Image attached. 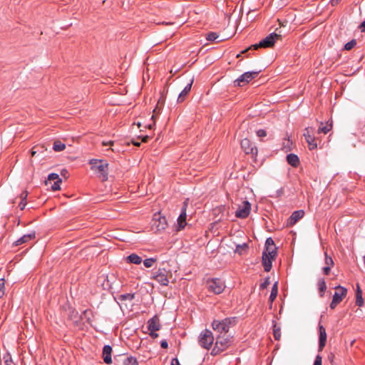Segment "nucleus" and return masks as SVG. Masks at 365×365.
<instances>
[{
    "label": "nucleus",
    "instance_id": "f257e3e1",
    "mask_svg": "<svg viewBox=\"0 0 365 365\" xmlns=\"http://www.w3.org/2000/svg\"><path fill=\"white\" fill-rule=\"evenodd\" d=\"M236 323V317H227L221 321L214 320L212 327L213 330L217 333V335H226L230 328L235 326Z\"/></svg>",
    "mask_w": 365,
    "mask_h": 365
},
{
    "label": "nucleus",
    "instance_id": "f03ea898",
    "mask_svg": "<svg viewBox=\"0 0 365 365\" xmlns=\"http://www.w3.org/2000/svg\"><path fill=\"white\" fill-rule=\"evenodd\" d=\"M232 343L231 337L230 335H217L216 341L211 351L212 356H216L221 352L225 351Z\"/></svg>",
    "mask_w": 365,
    "mask_h": 365
},
{
    "label": "nucleus",
    "instance_id": "7ed1b4c3",
    "mask_svg": "<svg viewBox=\"0 0 365 365\" xmlns=\"http://www.w3.org/2000/svg\"><path fill=\"white\" fill-rule=\"evenodd\" d=\"M279 38H280V35H279L276 33H272L269 35H268L267 37H265L264 39L260 41L259 43L252 45L248 48L243 50L241 52V53H246L250 49L257 50L259 48H272L274 46L276 40Z\"/></svg>",
    "mask_w": 365,
    "mask_h": 365
},
{
    "label": "nucleus",
    "instance_id": "20e7f679",
    "mask_svg": "<svg viewBox=\"0 0 365 365\" xmlns=\"http://www.w3.org/2000/svg\"><path fill=\"white\" fill-rule=\"evenodd\" d=\"M91 169L99 174L103 181L108 179V164L103 160L91 159L90 160Z\"/></svg>",
    "mask_w": 365,
    "mask_h": 365
},
{
    "label": "nucleus",
    "instance_id": "39448f33",
    "mask_svg": "<svg viewBox=\"0 0 365 365\" xmlns=\"http://www.w3.org/2000/svg\"><path fill=\"white\" fill-rule=\"evenodd\" d=\"M168 227L167 220L160 212L155 213L151 222V230L154 232H161Z\"/></svg>",
    "mask_w": 365,
    "mask_h": 365
},
{
    "label": "nucleus",
    "instance_id": "423d86ee",
    "mask_svg": "<svg viewBox=\"0 0 365 365\" xmlns=\"http://www.w3.org/2000/svg\"><path fill=\"white\" fill-rule=\"evenodd\" d=\"M215 337L212 332L209 329H205L198 336V343L200 346L209 350L213 344Z\"/></svg>",
    "mask_w": 365,
    "mask_h": 365
},
{
    "label": "nucleus",
    "instance_id": "0eeeda50",
    "mask_svg": "<svg viewBox=\"0 0 365 365\" xmlns=\"http://www.w3.org/2000/svg\"><path fill=\"white\" fill-rule=\"evenodd\" d=\"M207 286L208 291L215 294H221L225 288V282L219 278L207 280Z\"/></svg>",
    "mask_w": 365,
    "mask_h": 365
},
{
    "label": "nucleus",
    "instance_id": "6e6552de",
    "mask_svg": "<svg viewBox=\"0 0 365 365\" xmlns=\"http://www.w3.org/2000/svg\"><path fill=\"white\" fill-rule=\"evenodd\" d=\"M261 71H247L242 74L234 81L235 86L242 87L250 82L252 79L257 77Z\"/></svg>",
    "mask_w": 365,
    "mask_h": 365
},
{
    "label": "nucleus",
    "instance_id": "1a4fd4ad",
    "mask_svg": "<svg viewBox=\"0 0 365 365\" xmlns=\"http://www.w3.org/2000/svg\"><path fill=\"white\" fill-rule=\"evenodd\" d=\"M168 273L165 268H159L156 272L153 273V278L155 279L160 285L167 286L169 283L168 278Z\"/></svg>",
    "mask_w": 365,
    "mask_h": 365
},
{
    "label": "nucleus",
    "instance_id": "9d476101",
    "mask_svg": "<svg viewBox=\"0 0 365 365\" xmlns=\"http://www.w3.org/2000/svg\"><path fill=\"white\" fill-rule=\"evenodd\" d=\"M314 129L312 127H308L305 128L303 134L306 142L309 145V150H314L317 147V144L314 136Z\"/></svg>",
    "mask_w": 365,
    "mask_h": 365
},
{
    "label": "nucleus",
    "instance_id": "9b49d317",
    "mask_svg": "<svg viewBox=\"0 0 365 365\" xmlns=\"http://www.w3.org/2000/svg\"><path fill=\"white\" fill-rule=\"evenodd\" d=\"M251 210V204L247 201L245 200L242 202V205H240L238 209L235 212V216L238 218L245 219L250 215Z\"/></svg>",
    "mask_w": 365,
    "mask_h": 365
},
{
    "label": "nucleus",
    "instance_id": "f8f14e48",
    "mask_svg": "<svg viewBox=\"0 0 365 365\" xmlns=\"http://www.w3.org/2000/svg\"><path fill=\"white\" fill-rule=\"evenodd\" d=\"M114 360L117 365H138L137 359L133 356L122 355L115 356Z\"/></svg>",
    "mask_w": 365,
    "mask_h": 365
},
{
    "label": "nucleus",
    "instance_id": "ddd939ff",
    "mask_svg": "<svg viewBox=\"0 0 365 365\" xmlns=\"http://www.w3.org/2000/svg\"><path fill=\"white\" fill-rule=\"evenodd\" d=\"M187 203L186 202H184L183 205L181 208V212L180 216L178 218V230H181L183 228H185V225H187L186 222V217H187Z\"/></svg>",
    "mask_w": 365,
    "mask_h": 365
},
{
    "label": "nucleus",
    "instance_id": "4468645a",
    "mask_svg": "<svg viewBox=\"0 0 365 365\" xmlns=\"http://www.w3.org/2000/svg\"><path fill=\"white\" fill-rule=\"evenodd\" d=\"M241 148L246 154L257 155V149L252 146V143L247 138L241 140Z\"/></svg>",
    "mask_w": 365,
    "mask_h": 365
},
{
    "label": "nucleus",
    "instance_id": "2eb2a0df",
    "mask_svg": "<svg viewBox=\"0 0 365 365\" xmlns=\"http://www.w3.org/2000/svg\"><path fill=\"white\" fill-rule=\"evenodd\" d=\"M304 215V211L303 210H296L291 216L288 218L287 222V227H292Z\"/></svg>",
    "mask_w": 365,
    "mask_h": 365
},
{
    "label": "nucleus",
    "instance_id": "dca6fc26",
    "mask_svg": "<svg viewBox=\"0 0 365 365\" xmlns=\"http://www.w3.org/2000/svg\"><path fill=\"white\" fill-rule=\"evenodd\" d=\"M327 342V332L323 325L319 324V351H322Z\"/></svg>",
    "mask_w": 365,
    "mask_h": 365
},
{
    "label": "nucleus",
    "instance_id": "f3484780",
    "mask_svg": "<svg viewBox=\"0 0 365 365\" xmlns=\"http://www.w3.org/2000/svg\"><path fill=\"white\" fill-rule=\"evenodd\" d=\"M276 256L269 255L266 252H262V261L264 270L267 272H269L272 267V260L274 259Z\"/></svg>",
    "mask_w": 365,
    "mask_h": 365
},
{
    "label": "nucleus",
    "instance_id": "a211bd4d",
    "mask_svg": "<svg viewBox=\"0 0 365 365\" xmlns=\"http://www.w3.org/2000/svg\"><path fill=\"white\" fill-rule=\"evenodd\" d=\"M161 328V324L160 323V319L157 315L153 317L148 321V329L150 331H156L160 330Z\"/></svg>",
    "mask_w": 365,
    "mask_h": 365
},
{
    "label": "nucleus",
    "instance_id": "6ab92c4d",
    "mask_svg": "<svg viewBox=\"0 0 365 365\" xmlns=\"http://www.w3.org/2000/svg\"><path fill=\"white\" fill-rule=\"evenodd\" d=\"M337 289L333 295V299L337 302L339 304L343 300L347 294V289L341 286H337L335 287Z\"/></svg>",
    "mask_w": 365,
    "mask_h": 365
},
{
    "label": "nucleus",
    "instance_id": "aec40b11",
    "mask_svg": "<svg viewBox=\"0 0 365 365\" xmlns=\"http://www.w3.org/2000/svg\"><path fill=\"white\" fill-rule=\"evenodd\" d=\"M36 237V232H31L29 234L24 235L20 238H19L16 241L14 242V246H19L24 243H27L29 241L34 240Z\"/></svg>",
    "mask_w": 365,
    "mask_h": 365
},
{
    "label": "nucleus",
    "instance_id": "412c9836",
    "mask_svg": "<svg viewBox=\"0 0 365 365\" xmlns=\"http://www.w3.org/2000/svg\"><path fill=\"white\" fill-rule=\"evenodd\" d=\"M111 353L112 347L110 345H105L103 349V358L106 364L112 363Z\"/></svg>",
    "mask_w": 365,
    "mask_h": 365
},
{
    "label": "nucleus",
    "instance_id": "4be33fe9",
    "mask_svg": "<svg viewBox=\"0 0 365 365\" xmlns=\"http://www.w3.org/2000/svg\"><path fill=\"white\" fill-rule=\"evenodd\" d=\"M192 83H193V78H192L190 80V82L189 83H187V85L180 92V93L179 94L178 98V102L180 103L185 100L187 95L190 92Z\"/></svg>",
    "mask_w": 365,
    "mask_h": 365
},
{
    "label": "nucleus",
    "instance_id": "5701e85b",
    "mask_svg": "<svg viewBox=\"0 0 365 365\" xmlns=\"http://www.w3.org/2000/svg\"><path fill=\"white\" fill-rule=\"evenodd\" d=\"M287 161L288 164L294 168H297L299 164V159L295 154L290 153L287 155Z\"/></svg>",
    "mask_w": 365,
    "mask_h": 365
},
{
    "label": "nucleus",
    "instance_id": "b1692460",
    "mask_svg": "<svg viewBox=\"0 0 365 365\" xmlns=\"http://www.w3.org/2000/svg\"><path fill=\"white\" fill-rule=\"evenodd\" d=\"M126 261L128 263L140 264L142 262V258L138 255L133 253L126 257Z\"/></svg>",
    "mask_w": 365,
    "mask_h": 365
},
{
    "label": "nucleus",
    "instance_id": "393cba45",
    "mask_svg": "<svg viewBox=\"0 0 365 365\" xmlns=\"http://www.w3.org/2000/svg\"><path fill=\"white\" fill-rule=\"evenodd\" d=\"M356 304L358 307H362L364 304V299L362 297V292L359 284H357V289L356 292Z\"/></svg>",
    "mask_w": 365,
    "mask_h": 365
},
{
    "label": "nucleus",
    "instance_id": "a878e982",
    "mask_svg": "<svg viewBox=\"0 0 365 365\" xmlns=\"http://www.w3.org/2000/svg\"><path fill=\"white\" fill-rule=\"evenodd\" d=\"M273 323V335L275 340H279L281 337L280 327L277 326L275 321H272Z\"/></svg>",
    "mask_w": 365,
    "mask_h": 365
},
{
    "label": "nucleus",
    "instance_id": "bb28decb",
    "mask_svg": "<svg viewBox=\"0 0 365 365\" xmlns=\"http://www.w3.org/2000/svg\"><path fill=\"white\" fill-rule=\"evenodd\" d=\"M278 293V287H277V282H276L272 288L271 294L269 295V300L270 302H274V300L276 299Z\"/></svg>",
    "mask_w": 365,
    "mask_h": 365
},
{
    "label": "nucleus",
    "instance_id": "cd10ccee",
    "mask_svg": "<svg viewBox=\"0 0 365 365\" xmlns=\"http://www.w3.org/2000/svg\"><path fill=\"white\" fill-rule=\"evenodd\" d=\"M331 123H327V124L324 125L323 123H322L321 125L318 128V133H323L324 134H327L331 129Z\"/></svg>",
    "mask_w": 365,
    "mask_h": 365
},
{
    "label": "nucleus",
    "instance_id": "c85d7f7f",
    "mask_svg": "<svg viewBox=\"0 0 365 365\" xmlns=\"http://www.w3.org/2000/svg\"><path fill=\"white\" fill-rule=\"evenodd\" d=\"M318 288L319 291L320 297H324V292L327 289V284L324 279H322L318 282Z\"/></svg>",
    "mask_w": 365,
    "mask_h": 365
},
{
    "label": "nucleus",
    "instance_id": "c756f323",
    "mask_svg": "<svg viewBox=\"0 0 365 365\" xmlns=\"http://www.w3.org/2000/svg\"><path fill=\"white\" fill-rule=\"evenodd\" d=\"M66 148V145L60 140H56L53 143V149L56 152H60Z\"/></svg>",
    "mask_w": 365,
    "mask_h": 365
},
{
    "label": "nucleus",
    "instance_id": "7c9ffc66",
    "mask_svg": "<svg viewBox=\"0 0 365 365\" xmlns=\"http://www.w3.org/2000/svg\"><path fill=\"white\" fill-rule=\"evenodd\" d=\"M28 196V192L24 191L21 194L20 197L21 198V201L19 204V207L21 210H23L25 208L26 205V202H24Z\"/></svg>",
    "mask_w": 365,
    "mask_h": 365
},
{
    "label": "nucleus",
    "instance_id": "2f4dec72",
    "mask_svg": "<svg viewBox=\"0 0 365 365\" xmlns=\"http://www.w3.org/2000/svg\"><path fill=\"white\" fill-rule=\"evenodd\" d=\"M3 365H16L9 354H6L4 356Z\"/></svg>",
    "mask_w": 365,
    "mask_h": 365
},
{
    "label": "nucleus",
    "instance_id": "473e14b6",
    "mask_svg": "<svg viewBox=\"0 0 365 365\" xmlns=\"http://www.w3.org/2000/svg\"><path fill=\"white\" fill-rule=\"evenodd\" d=\"M276 249L275 246H265V249L263 252H266V254L269 255L277 256Z\"/></svg>",
    "mask_w": 365,
    "mask_h": 365
},
{
    "label": "nucleus",
    "instance_id": "72a5a7b5",
    "mask_svg": "<svg viewBox=\"0 0 365 365\" xmlns=\"http://www.w3.org/2000/svg\"><path fill=\"white\" fill-rule=\"evenodd\" d=\"M134 298H135V294H130V293L123 294H120L119 296V299L120 301H126V300L132 301Z\"/></svg>",
    "mask_w": 365,
    "mask_h": 365
},
{
    "label": "nucleus",
    "instance_id": "f704fd0d",
    "mask_svg": "<svg viewBox=\"0 0 365 365\" xmlns=\"http://www.w3.org/2000/svg\"><path fill=\"white\" fill-rule=\"evenodd\" d=\"M156 261V259L155 258H148V259H145L144 261H143V264L145 265V267H151L154 262Z\"/></svg>",
    "mask_w": 365,
    "mask_h": 365
},
{
    "label": "nucleus",
    "instance_id": "c9c22d12",
    "mask_svg": "<svg viewBox=\"0 0 365 365\" xmlns=\"http://www.w3.org/2000/svg\"><path fill=\"white\" fill-rule=\"evenodd\" d=\"M356 44V41L355 39H352L344 45V49L346 51H350L352 49Z\"/></svg>",
    "mask_w": 365,
    "mask_h": 365
},
{
    "label": "nucleus",
    "instance_id": "e433bc0d",
    "mask_svg": "<svg viewBox=\"0 0 365 365\" xmlns=\"http://www.w3.org/2000/svg\"><path fill=\"white\" fill-rule=\"evenodd\" d=\"M218 38V35L215 33V32H210L207 34V41H215L216 40L217 38Z\"/></svg>",
    "mask_w": 365,
    "mask_h": 365
},
{
    "label": "nucleus",
    "instance_id": "4c0bfd02",
    "mask_svg": "<svg viewBox=\"0 0 365 365\" xmlns=\"http://www.w3.org/2000/svg\"><path fill=\"white\" fill-rule=\"evenodd\" d=\"M325 264L327 266H329L330 267L334 265V261L332 258L328 256L327 252H325Z\"/></svg>",
    "mask_w": 365,
    "mask_h": 365
},
{
    "label": "nucleus",
    "instance_id": "58836bf2",
    "mask_svg": "<svg viewBox=\"0 0 365 365\" xmlns=\"http://www.w3.org/2000/svg\"><path fill=\"white\" fill-rule=\"evenodd\" d=\"M4 282L5 280L4 278L0 279V298L4 294Z\"/></svg>",
    "mask_w": 365,
    "mask_h": 365
},
{
    "label": "nucleus",
    "instance_id": "ea45409f",
    "mask_svg": "<svg viewBox=\"0 0 365 365\" xmlns=\"http://www.w3.org/2000/svg\"><path fill=\"white\" fill-rule=\"evenodd\" d=\"M61 179H58V180H56L51 186L52 190L54 191L60 190V184L61 183Z\"/></svg>",
    "mask_w": 365,
    "mask_h": 365
},
{
    "label": "nucleus",
    "instance_id": "a19ab883",
    "mask_svg": "<svg viewBox=\"0 0 365 365\" xmlns=\"http://www.w3.org/2000/svg\"><path fill=\"white\" fill-rule=\"evenodd\" d=\"M270 284L269 278L267 277L264 281L260 284V289H266Z\"/></svg>",
    "mask_w": 365,
    "mask_h": 365
},
{
    "label": "nucleus",
    "instance_id": "79ce46f5",
    "mask_svg": "<svg viewBox=\"0 0 365 365\" xmlns=\"http://www.w3.org/2000/svg\"><path fill=\"white\" fill-rule=\"evenodd\" d=\"M58 179H61V178H59L58 175L56 173H51L48 176V180H50V181L55 180H58Z\"/></svg>",
    "mask_w": 365,
    "mask_h": 365
},
{
    "label": "nucleus",
    "instance_id": "37998d69",
    "mask_svg": "<svg viewBox=\"0 0 365 365\" xmlns=\"http://www.w3.org/2000/svg\"><path fill=\"white\" fill-rule=\"evenodd\" d=\"M257 135L259 137V138H263V137H265L267 135V132L265 130H263V129H259L257 131Z\"/></svg>",
    "mask_w": 365,
    "mask_h": 365
},
{
    "label": "nucleus",
    "instance_id": "c03bdc74",
    "mask_svg": "<svg viewBox=\"0 0 365 365\" xmlns=\"http://www.w3.org/2000/svg\"><path fill=\"white\" fill-rule=\"evenodd\" d=\"M155 117L154 115H153L152 117H151V120H153V123L147 125L145 126V128H149L150 130L153 129L154 128L155 125Z\"/></svg>",
    "mask_w": 365,
    "mask_h": 365
},
{
    "label": "nucleus",
    "instance_id": "a18cd8bd",
    "mask_svg": "<svg viewBox=\"0 0 365 365\" xmlns=\"http://www.w3.org/2000/svg\"><path fill=\"white\" fill-rule=\"evenodd\" d=\"M322 358L320 355H317L315 358L313 365H322Z\"/></svg>",
    "mask_w": 365,
    "mask_h": 365
},
{
    "label": "nucleus",
    "instance_id": "49530a36",
    "mask_svg": "<svg viewBox=\"0 0 365 365\" xmlns=\"http://www.w3.org/2000/svg\"><path fill=\"white\" fill-rule=\"evenodd\" d=\"M265 246H275L274 240L271 237H268L265 242Z\"/></svg>",
    "mask_w": 365,
    "mask_h": 365
},
{
    "label": "nucleus",
    "instance_id": "de8ad7c7",
    "mask_svg": "<svg viewBox=\"0 0 365 365\" xmlns=\"http://www.w3.org/2000/svg\"><path fill=\"white\" fill-rule=\"evenodd\" d=\"M247 248V245L245 243H244L242 245H237L236 251L238 252L240 254H242L241 250H246Z\"/></svg>",
    "mask_w": 365,
    "mask_h": 365
},
{
    "label": "nucleus",
    "instance_id": "09e8293b",
    "mask_svg": "<svg viewBox=\"0 0 365 365\" xmlns=\"http://www.w3.org/2000/svg\"><path fill=\"white\" fill-rule=\"evenodd\" d=\"M331 267L329 266H326L323 268V272L326 275H329L330 273Z\"/></svg>",
    "mask_w": 365,
    "mask_h": 365
},
{
    "label": "nucleus",
    "instance_id": "8fccbe9b",
    "mask_svg": "<svg viewBox=\"0 0 365 365\" xmlns=\"http://www.w3.org/2000/svg\"><path fill=\"white\" fill-rule=\"evenodd\" d=\"M160 346L163 349H167L168 347V342H167V341L165 339H163V341H161Z\"/></svg>",
    "mask_w": 365,
    "mask_h": 365
},
{
    "label": "nucleus",
    "instance_id": "3c124183",
    "mask_svg": "<svg viewBox=\"0 0 365 365\" xmlns=\"http://www.w3.org/2000/svg\"><path fill=\"white\" fill-rule=\"evenodd\" d=\"M113 144H114V141H113V140H109V141H107V142L106 141H103L102 142V145L103 146H107V145L113 146Z\"/></svg>",
    "mask_w": 365,
    "mask_h": 365
},
{
    "label": "nucleus",
    "instance_id": "603ef678",
    "mask_svg": "<svg viewBox=\"0 0 365 365\" xmlns=\"http://www.w3.org/2000/svg\"><path fill=\"white\" fill-rule=\"evenodd\" d=\"M338 304H339V303L332 299V301H331V304H330V308H331V309H335V308H336V307Z\"/></svg>",
    "mask_w": 365,
    "mask_h": 365
},
{
    "label": "nucleus",
    "instance_id": "864d4df0",
    "mask_svg": "<svg viewBox=\"0 0 365 365\" xmlns=\"http://www.w3.org/2000/svg\"><path fill=\"white\" fill-rule=\"evenodd\" d=\"M170 365H180V362L177 358H173L171 360Z\"/></svg>",
    "mask_w": 365,
    "mask_h": 365
},
{
    "label": "nucleus",
    "instance_id": "5fc2aeb1",
    "mask_svg": "<svg viewBox=\"0 0 365 365\" xmlns=\"http://www.w3.org/2000/svg\"><path fill=\"white\" fill-rule=\"evenodd\" d=\"M361 32H365V20L359 26Z\"/></svg>",
    "mask_w": 365,
    "mask_h": 365
},
{
    "label": "nucleus",
    "instance_id": "6e6d98bb",
    "mask_svg": "<svg viewBox=\"0 0 365 365\" xmlns=\"http://www.w3.org/2000/svg\"><path fill=\"white\" fill-rule=\"evenodd\" d=\"M149 335L153 338L155 339L158 337V334H157L155 331H150Z\"/></svg>",
    "mask_w": 365,
    "mask_h": 365
},
{
    "label": "nucleus",
    "instance_id": "4d7b16f0",
    "mask_svg": "<svg viewBox=\"0 0 365 365\" xmlns=\"http://www.w3.org/2000/svg\"><path fill=\"white\" fill-rule=\"evenodd\" d=\"M131 143L137 147H139L140 145V143L135 140H132Z\"/></svg>",
    "mask_w": 365,
    "mask_h": 365
},
{
    "label": "nucleus",
    "instance_id": "13d9d810",
    "mask_svg": "<svg viewBox=\"0 0 365 365\" xmlns=\"http://www.w3.org/2000/svg\"><path fill=\"white\" fill-rule=\"evenodd\" d=\"M339 1L340 0H331L330 4H331V6H334L339 3Z\"/></svg>",
    "mask_w": 365,
    "mask_h": 365
},
{
    "label": "nucleus",
    "instance_id": "bf43d9fd",
    "mask_svg": "<svg viewBox=\"0 0 365 365\" xmlns=\"http://www.w3.org/2000/svg\"><path fill=\"white\" fill-rule=\"evenodd\" d=\"M148 139H149V136H148V135H145V136H143V137L142 138V142L145 143V142H147V141H148Z\"/></svg>",
    "mask_w": 365,
    "mask_h": 365
},
{
    "label": "nucleus",
    "instance_id": "052dcab7",
    "mask_svg": "<svg viewBox=\"0 0 365 365\" xmlns=\"http://www.w3.org/2000/svg\"><path fill=\"white\" fill-rule=\"evenodd\" d=\"M328 358H329V359L330 361H332V360H333V359H334V355H333L332 354H329V355L328 356Z\"/></svg>",
    "mask_w": 365,
    "mask_h": 365
},
{
    "label": "nucleus",
    "instance_id": "680f3d73",
    "mask_svg": "<svg viewBox=\"0 0 365 365\" xmlns=\"http://www.w3.org/2000/svg\"><path fill=\"white\" fill-rule=\"evenodd\" d=\"M36 151L33 150L31 151V155L34 156L36 154Z\"/></svg>",
    "mask_w": 365,
    "mask_h": 365
},
{
    "label": "nucleus",
    "instance_id": "e2e57ef3",
    "mask_svg": "<svg viewBox=\"0 0 365 365\" xmlns=\"http://www.w3.org/2000/svg\"><path fill=\"white\" fill-rule=\"evenodd\" d=\"M277 192H279V195H280L281 193H282V189H281L280 190H278Z\"/></svg>",
    "mask_w": 365,
    "mask_h": 365
},
{
    "label": "nucleus",
    "instance_id": "0e129e2a",
    "mask_svg": "<svg viewBox=\"0 0 365 365\" xmlns=\"http://www.w3.org/2000/svg\"><path fill=\"white\" fill-rule=\"evenodd\" d=\"M237 58L241 57V53L237 54Z\"/></svg>",
    "mask_w": 365,
    "mask_h": 365
},
{
    "label": "nucleus",
    "instance_id": "69168bd1",
    "mask_svg": "<svg viewBox=\"0 0 365 365\" xmlns=\"http://www.w3.org/2000/svg\"><path fill=\"white\" fill-rule=\"evenodd\" d=\"M138 127H140V123H138Z\"/></svg>",
    "mask_w": 365,
    "mask_h": 365
}]
</instances>
